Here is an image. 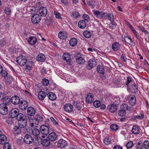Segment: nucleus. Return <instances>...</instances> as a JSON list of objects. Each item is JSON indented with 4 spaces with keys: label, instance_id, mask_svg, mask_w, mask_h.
<instances>
[{
    "label": "nucleus",
    "instance_id": "nucleus-1",
    "mask_svg": "<svg viewBox=\"0 0 149 149\" xmlns=\"http://www.w3.org/2000/svg\"><path fill=\"white\" fill-rule=\"evenodd\" d=\"M16 61L21 66L24 65L28 62L26 57L23 55L19 56L17 57Z\"/></svg>",
    "mask_w": 149,
    "mask_h": 149
},
{
    "label": "nucleus",
    "instance_id": "nucleus-2",
    "mask_svg": "<svg viewBox=\"0 0 149 149\" xmlns=\"http://www.w3.org/2000/svg\"><path fill=\"white\" fill-rule=\"evenodd\" d=\"M127 90L133 93H136L138 91V87L134 82H132L127 87Z\"/></svg>",
    "mask_w": 149,
    "mask_h": 149
},
{
    "label": "nucleus",
    "instance_id": "nucleus-3",
    "mask_svg": "<svg viewBox=\"0 0 149 149\" xmlns=\"http://www.w3.org/2000/svg\"><path fill=\"white\" fill-rule=\"evenodd\" d=\"M80 53H75L74 58L76 59L77 62L79 64H83L85 62L84 59L80 55Z\"/></svg>",
    "mask_w": 149,
    "mask_h": 149
},
{
    "label": "nucleus",
    "instance_id": "nucleus-4",
    "mask_svg": "<svg viewBox=\"0 0 149 149\" xmlns=\"http://www.w3.org/2000/svg\"><path fill=\"white\" fill-rule=\"evenodd\" d=\"M8 112V107L4 104H0V113L3 115H6Z\"/></svg>",
    "mask_w": 149,
    "mask_h": 149
},
{
    "label": "nucleus",
    "instance_id": "nucleus-5",
    "mask_svg": "<svg viewBox=\"0 0 149 149\" xmlns=\"http://www.w3.org/2000/svg\"><path fill=\"white\" fill-rule=\"evenodd\" d=\"M40 131L42 134L47 136L49 132V129L47 126L43 125L40 127Z\"/></svg>",
    "mask_w": 149,
    "mask_h": 149
},
{
    "label": "nucleus",
    "instance_id": "nucleus-6",
    "mask_svg": "<svg viewBox=\"0 0 149 149\" xmlns=\"http://www.w3.org/2000/svg\"><path fill=\"white\" fill-rule=\"evenodd\" d=\"M40 20V17L38 14L33 15L31 19V22L33 24H34L39 23Z\"/></svg>",
    "mask_w": 149,
    "mask_h": 149
},
{
    "label": "nucleus",
    "instance_id": "nucleus-7",
    "mask_svg": "<svg viewBox=\"0 0 149 149\" xmlns=\"http://www.w3.org/2000/svg\"><path fill=\"white\" fill-rule=\"evenodd\" d=\"M88 70H91L96 66V62L95 59H91L88 62Z\"/></svg>",
    "mask_w": 149,
    "mask_h": 149
},
{
    "label": "nucleus",
    "instance_id": "nucleus-8",
    "mask_svg": "<svg viewBox=\"0 0 149 149\" xmlns=\"http://www.w3.org/2000/svg\"><path fill=\"white\" fill-rule=\"evenodd\" d=\"M18 113H19V110L17 109L14 108L12 109L9 112V115L11 117L15 118L18 115Z\"/></svg>",
    "mask_w": 149,
    "mask_h": 149
},
{
    "label": "nucleus",
    "instance_id": "nucleus-9",
    "mask_svg": "<svg viewBox=\"0 0 149 149\" xmlns=\"http://www.w3.org/2000/svg\"><path fill=\"white\" fill-rule=\"evenodd\" d=\"M28 106V102L25 100H23L20 102L19 105V108L22 110L26 109Z\"/></svg>",
    "mask_w": 149,
    "mask_h": 149
},
{
    "label": "nucleus",
    "instance_id": "nucleus-10",
    "mask_svg": "<svg viewBox=\"0 0 149 149\" xmlns=\"http://www.w3.org/2000/svg\"><path fill=\"white\" fill-rule=\"evenodd\" d=\"M47 9L45 7L41 6L39 9V12L42 17L45 16L47 14Z\"/></svg>",
    "mask_w": 149,
    "mask_h": 149
},
{
    "label": "nucleus",
    "instance_id": "nucleus-11",
    "mask_svg": "<svg viewBox=\"0 0 149 149\" xmlns=\"http://www.w3.org/2000/svg\"><path fill=\"white\" fill-rule=\"evenodd\" d=\"M67 141L63 139H60L58 142L57 146L59 147L63 148L67 146Z\"/></svg>",
    "mask_w": 149,
    "mask_h": 149
},
{
    "label": "nucleus",
    "instance_id": "nucleus-12",
    "mask_svg": "<svg viewBox=\"0 0 149 149\" xmlns=\"http://www.w3.org/2000/svg\"><path fill=\"white\" fill-rule=\"evenodd\" d=\"M10 100L12 104L14 105H17L20 102V98L17 95L13 96L11 99Z\"/></svg>",
    "mask_w": 149,
    "mask_h": 149
},
{
    "label": "nucleus",
    "instance_id": "nucleus-13",
    "mask_svg": "<svg viewBox=\"0 0 149 149\" xmlns=\"http://www.w3.org/2000/svg\"><path fill=\"white\" fill-rule=\"evenodd\" d=\"M107 109L109 112L113 113L117 110V107L116 105L113 104L109 105L107 107Z\"/></svg>",
    "mask_w": 149,
    "mask_h": 149
},
{
    "label": "nucleus",
    "instance_id": "nucleus-14",
    "mask_svg": "<svg viewBox=\"0 0 149 149\" xmlns=\"http://www.w3.org/2000/svg\"><path fill=\"white\" fill-rule=\"evenodd\" d=\"M47 138L50 141H54L56 140L57 139V135L55 132H52L49 134Z\"/></svg>",
    "mask_w": 149,
    "mask_h": 149
},
{
    "label": "nucleus",
    "instance_id": "nucleus-15",
    "mask_svg": "<svg viewBox=\"0 0 149 149\" xmlns=\"http://www.w3.org/2000/svg\"><path fill=\"white\" fill-rule=\"evenodd\" d=\"M27 118H24L20 121V122L18 123L17 125H19V127L22 129L26 127L27 124Z\"/></svg>",
    "mask_w": 149,
    "mask_h": 149
},
{
    "label": "nucleus",
    "instance_id": "nucleus-16",
    "mask_svg": "<svg viewBox=\"0 0 149 149\" xmlns=\"http://www.w3.org/2000/svg\"><path fill=\"white\" fill-rule=\"evenodd\" d=\"M24 141L26 144H30L33 142V139L31 135H26L24 136Z\"/></svg>",
    "mask_w": 149,
    "mask_h": 149
},
{
    "label": "nucleus",
    "instance_id": "nucleus-17",
    "mask_svg": "<svg viewBox=\"0 0 149 149\" xmlns=\"http://www.w3.org/2000/svg\"><path fill=\"white\" fill-rule=\"evenodd\" d=\"M19 125H16L13 128V132L15 134H19L22 131V128L19 127Z\"/></svg>",
    "mask_w": 149,
    "mask_h": 149
},
{
    "label": "nucleus",
    "instance_id": "nucleus-18",
    "mask_svg": "<svg viewBox=\"0 0 149 149\" xmlns=\"http://www.w3.org/2000/svg\"><path fill=\"white\" fill-rule=\"evenodd\" d=\"M65 111L68 113L72 112L73 109L72 106L70 104L68 103L65 104L64 106Z\"/></svg>",
    "mask_w": 149,
    "mask_h": 149
},
{
    "label": "nucleus",
    "instance_id": "nucleus-19",
    "mask_svg": "<svg viewBox=\"0 0 149 149\" xmlns=\"http://www.w3.org/2000/svg\"><path fill=\"white\" fill-rule=\"evenodd\" d=\"M94 100L93 95L91 93H88L86 97V101L88 103H92Z\"/></svg>",
    "mask_w": 149,
    "mask_h": 149
},
{
    "label": "nucleus",
    "instance_id": "nucleus-20",
    "mask_svg": "<svg viewBox=\"0 0 149 149\" xmlns=\"http://www.w3.org/2000/svg\"><path fill=\"white\" fill-rule=\"evenodd\" d=\"M129 103L131 105H134L136 103V99L135 96L130 95L128 98Z\"/></svg>",
    "mask_w": 149,
    "mask_h": 149
},
{
    "label": "nucleus",
    "instance_id": "nucleus-21",
    "mask_svg": "<svg viewBox=\"0 0 149 149\" xmlns=\"http://www.w3.org/2000/svg\"><path fill=\"white\" fill-rule=\"evenodd\" d=\"M27 112L28 114L31 116H34L36 113V111L34 108L31 107H29L28 108Z\"/></svg>",
    "mask_w": 149,
    "mask_h": 149
},
{
    "label": "nucleus",
    "instance_id": "nucleus-22",
    "mask_svg": "<svg viewBox=\"0 0 149 149\" xmlns=\"http://www.w3.org/2000/svg\"><path fill=\"white\" fill-rule=\"evenodd\" d=\"M62 57L63 60L66 62H69L71 60V55L68 53H64L62 55Z\"/></svg>",
    "mask_w": 149,
    "mask_h": 149
},
{
    "label": "nucleus",
    "instance_id": "nucleus-23",
    "mask_svg": "<svg viewBox=\"0 0 149 149\" xmlns=\"http://www.w3.org/2000/svg\"><path fill=\"white\" fill-rule=\"evenodd\" d=\"M37 41L36 38L35 36L30 37L28 39V41L29 43L32 45H34Z\"/></svg>",
    "mask_w": 149,
    "mask_h": 149
},
{
    "label": "nucleus",
    "instance_id": "nucleus-24",
    "mask_svg": "<svg viewBox=\"0 0 149 149\" xmlns=\"http://www.w3.org/2000/svg\"><path fill=\"white\" fill-rule=\"evenodd\" d=\"M47 95L46 92L43 91H40L38 95V97L40 100H43Z\"/></svg>",
    "mask_w": 149,
    "mask_h": 149
},
{
    "label": "nucleus",
    "instance_id": "nucleus-25",
    "mask_svg": "<svg viewBox=\"0 0 149 149\" xmlns=\"http://www.w3.org/2000/svg\"><path fill=\"white\" fill-rule=\"evenodd\" d=\"M37 60L40 62H44L46 59L45 55L42 54H38L36 57Z\"/></svg>",
    "mask_w": 149,
    "mask_h": 149
},
{
    "label": "nucleus",
    "instance_id": "nucleus-26",
    "mask_svg": "<svg viewBox=\"0 0 149 149\" xmlns=\"http://www.w3.org/2000/svg\"><path fill=\"white\" fill-rule=\"evenodd\" d=\"M6 99H7L8 100V101H7V102H8L10 100V98H9V97H8V96L6 97L5 96L4 92H0V100H3V101H5L6 100Z\"/></svg>",
    "mask_w": 149,
    "mask_h": 149
},
{
    "label": "nucleus",
    "instance_id": "nucleus-27",
    "mask_svg": "<svg viewBox=\"0 0 149 149\" xmlns=\"http://www.w3.org/2000/svg\"><path fill=\"white\" fill-rule=\"evenodd\" d=\"M68 35L64 31H60L58 34V37L60 39H65L67 37Z\"/></svg>",
    "mask_w": 149,
    "mask_h": 149
},
{
    "label": "nucleus",
    "instance_id": "nucleus-28",
    "mask_svg": "<svg viewBox=\"0 0 149 149\" xmlns=\"http://www.w3.org/2000/svg\"><path fill=\"white\" fill-rule=\"evenodd\" d=\"M48 98L50 100L53 101L55 100L56 97L55 94L52 92H49L47 94Z\"/></svg>",
    "mask_w": 149,
    "mask_h": 149
},
{
    "label": "nucleus",
    "instance_id": "nucleus-29",
    "mask_svg": "<svg viewBox=\"0 0 149 149\" xmlns=\"http://www.w3.org/2000/svg\"><path fill=\"white\" fill-rule=\"evenodd\" d=\"M140 128L137 125H134L132 129V132L135 134H138L139 133Z\"/></svg>",
    "mask_w": 149,
    "mask_h": 149
},
{
    "label": "nucleus",
    "instance_id": "nucleus-30",
    "mask_svg": "<svg viewBox=\"0 0 149 149\" xmlns=\"http://www.w3.org/2000/svg\"><path fill=\"white\" fill-rule=\"evenodd\" d=\"M78 25L79 28H85L86 27V24L84 20H81L79 22Z\"/></svg>",
    "mask_w": 149,
    "mask_h": 149
},
{
    "label": "nucleus",
    "instance_id": "nucleus-31",
    "mask_svg": "<svg viewBox=\"0 0 149 149\" xmlns=\"http://www.w3.org/2000/svg\"><path fill=\"white\" fill-rule=\"evenodd\" d=\"M77 43V40L75 38H71L69 41L70 45L72 46H75Z\"/></svg>",
    "mask_w": 149,
    "mask_h": 149
},
{
    "label": "nucleus",
    "instance_id": "nucleus-32",
    "mask_svg": "<svg viewBox=\"0 0 149 149\" xmlns=\"http://www.w3.org/2000/svg\"><path fill=\"white\" fill-rule=\"evenodd\" d=\"M50 141L49 139H43L41 142L42 144L44 146L47 147L48 146L50 143Z\"/></svg>",
    "mask_w": 149,
    "mask_h": 149
},
{
    "label": "nucleus",
    "instance_id": "nucleus-33",
    "mask_svg": "<svg viewBox=\"0 0 149 149\" xmlns=\"http://www.w3.org/2000/svg\"><path fill=\"white\" fill-rule=\"evenodd\" d=\"M112 48L114 51H117L119 48V44L117 42L114 43L112 45Z\"/></svg>",
    "mask_w": 149,
    "mask_h": 149
},
{
    "label": "nucleus",
    "instance_id": "nucleus-34",
    "mask_svg": "<svg viewBox=\"0 0 149 149\" xmlns=\"http://www.w3.org/2000/svg\"><path fill=\"white\" fill-rule=\"evenodd\" d=\"M7 140L6 137L4 135L2 134L0 136V143L4 144Z\"/></svg>",
    "mask_w": 149,
    "mask_h": 149
},
{
    "label": "nucleus",
    "instance_id": "nucleus-35",
    "mask_svg": "<svg viewBox=\"0 0 149 149\" xmlns=\"http://www.w3.org/2000/svg\"><path fill=\"white\" fill-rule=\"evenodd\" d=\"M32 134L38 137L40 134V131L38 129L35 128L33 129L32 131Z\"/></svg>",
    "mask_w": 149,
    "mask_h": 149
},
{
    "label": "nucleus",
    "instance_id": "nucleus-36",
    "mask_svg": "<svg viewBox=\"0 0 149 149\" xmlns=\"http://www.w3.org/2000/svg\"><path fill=\"white\" fill-rule=\"evenodd\" d=\"M71 16L73 18L77 19L80 17V15L78 12L75 11L72 13Z\"/></svg>",
    "mask_w": 149,
    "mask_h": 149
},
{
    "label": "nucleus",
    "instance_id": "nucleus-37",
    "mask_svg": "<svg viewBox=\"0 0 149 149\" xmlns=\"http://www.w3.org/2000/svg\"><path fill=\"white\" fill-rule=\"evenodd\" d=\"M26 118V117H24V115L22 113H18V115L16 117L17 120L18 121L19 120V121H21L24 118Z\"/></svg>",
    "mask_w": 149,
    "mask_h": 149
},
{
    "label": "nucleus",
    "instance_id": "nucleus-38",
    "mask_svg": "<svg viewBox=\"0 0 149 149\" xmlns=\"http://www.w3.org/2000/svg\"><path fill=\"white\" fill-rule=\"evenodd\" d=\"M97 71L100 73H104V69L103 66L102 65H98L97 67Z\"/></svg>",
    "mask_w": 149,
    "mask_h": 149
},
{
    "label": "nucleus",
    "instance_id": "nucleus-39",
    "mask_svg": "<svg viewBox=\"0 0 149 149\" xmlns=\"http://www.w3.org/2000/svg\"><path fill=\"white\" fill-rule=\"evenodd\" d=\"M103 142L105 145H108L111 143V139L109 137H106L104 139Z\"/></svg>",
    "mask_w": 149,
    "mask_h": 149
},
{
    "label": "nucleus",
    "instance_id": "nucleus-40",
    "mask_svg": "<svg viewBox=\"0 0 149 149\" xmlns=\"http://www.w3.org/2000/svg\"><path fill=\"white\" fill-rule=\"evenodd\" d=\"M83 35L86 38H89L91 36L92 34L90 31H86L83 33Z\"/></svg>",
    "mask_w": 149,
    "mask_h": 149
},
{
    "label": "nucleus",
    "instance_id": "nucleus-41",
    "mask_svg": "<svg viewBox=\"0 0 149 149\" xmlns=\"http://www.w3.org/2000/svg\"><path fill=\"white\" fill-rule=\"evenodd\" d=\"M74 106L75 108L77 109L78 110H80L82 108L81 104L77 102H74Z\"/></svg>",
    "mask_w": 149,
    "mask_h": 149
},
{
    "label": "nucleus",
    "instance_id": "nucleus-42",
    "mask_svg": "<svg viewBox=\"0 0 149 149\" xmlns=\"http://www.w3.org/2000/svg\"><path fill=\"white\" fill-rule=\"evenodd\" d=\"M124 40L126 43L129 45L132 42L131 38L128 36H125Z\"/></svg>",
    "mask_w": 149,
    "mask_h": 149
},
{
    "label": "nucleus",
    "instance_id": "nucleus-43",
    "mask_svg": "<svg viewBox=\"0 0 149 149\" xmlns=\"http://www.w3.org/2000/svg\"><path fill=\"white\" fill-rule=\"evenodd\" d=\"M25 128L23 130V132L24 134L26 135H29V134H30V132L31 131V130L30 129V128H26L24 127Z\"/></svg>",
    "mask_w": 149,
    "mask_h": 149
},
{
    "label": "nucleus",
    "instance_id": "nucleus-44",
    "mask_svg": "<svg viewBox=\"0 0 149 149\" xmlns=\"http://www.w3.org/2000/svg\"><path fill=\"white\" fill-rule=\"evenodd\" d=\"M118 115L120 116H125L126 114L125 111L123 109H120L118 111Z\"/></svg>",
    "mask_w": 149,
    "mask_h": 149
},
{
    "label": "nucleus",
    "instance_id": "nucleus-45",
    "mask_svg": "<svg viewBox=\"0 0 149 149\" xmlns=\"http://www.w3.org/2000/svg\"><path fill=\"white\" fill-rule=\"evenodd\" d=\"M4 13L7 15H11V11L10 8L8 7H6L4 10Z\"/></svg>",
    "mask_w": 149,
    "mask_h": 149
},
{
    "label": "nucleus",
    "instance_id": "nucleus-46",
    "mask_svg": "<svg viewBox=\"0 0 149 149\" xmlns=\"http://www.w3.org/2000/svg\"><path fill=\"white\" fill-rule=\"evenodd\" d=\"M108 18L109 19L111 22H113L114 21V16L113 14L109 13L107 14V18Z\"/></svg>",
    "mask_w": 149,
    "mask_h": 149
},
{
    "label": "nucleus",
    "instance_id": "nucleus-47",
    "mask_svg": "<svg viewBox=\"0 0 149 149\" xmlns=\"http://www.w3.org/2000/svg\"><path fill=\"white\" fill-rule=\"evenodd\" d=\"M134 145V144L132 141H130L128 142L126 145V147L127 148H132Z\"/></svg>",
    "mask_w": 149,
    "mask_h": 149
},
{
    "label": "nucleus",
    "instance_id": "nucleus-48",
    "mask_svg": "<svg viewBox=\"0 0 149 149\" xmlns=\"http://www.w3.org/2000/svg\"><path fill=\"white\" fill-rule=\"evenodd\" d=\"M110 128L113 130L115 131L117 130L118 128V126L116 124L111 125L110 126Z\"/></svg>",
    "mask_w": 149,
    "mask_h": 149
},
{
    "label": "nucleus",
    "instance_id": "nucleus-49",
    "mask_svg": "<svg viewBox=\"0 0 149 149\" xmlns=\"http://www.w3.org/2000/svg\"><path fill=\"white\" fill-rule=\"evenodd\" d=\"M94 14L98 18L100 19V15L101 13L98 10H94Z\"/></svg>",
    "mask_w": 149,
    "mask_h": 149
},
{
    "label": "nucleus",
    "instance_id": "nucleus-50",
    "mask_svg": "<svg viewBox=\"0 0 149 149\" xmlns=\"http://www.w3.org/2000/svg\"><path fill=\"white\" fill-rule=\"evenodd\" d=\"M143 147L146 149H149V141L146 140L145 141L143 144Z\"/></svg>",
    "mask_w": 149,
    "mask_h": 149
},
{
    "label": "nucleus",
    "instance_id": "nucleus-51",
    "mask_svg": "<svg viewBox=\"0 0 149 149\" xmlns=\"http://www.w3.org/2000/svg\"><path fill=\"white\" fill-rule=\"evenodd\" d=\"M107 13H102L100 15V19H107Z\"/></svg>",
    "mask_w": 149,
    "mask_h": 149
},
{
    "label": "nucleus",
    "instance_id": "nucleus-52",
    "mask_svg": "<svg viewBox=\"0 0 149 149\" xmlns=\"http://www.w3.org/2000/svg\"><path fill=\"white\" fill-rule=\"evenodd\" d=\"M7 42L5 38H3L0 40V45L1 46H3L6 44Z\"/></svg>",
    "mask_w": 149,
    "mask_h": 149
},
{
    "label": "nucleus",
    "instance_id": "nucleus-53",
    "mask_svg": "<svg viewBox=\"0 0 149 149\" xmlns=\"http://www.w3.org/2000/svg\"><path fill=\"white\" fill-rule=\"evenodd\" d=\"M83 18L84 19V20L87 22H88L90 19V17L89 15L86 14H84L82 16Z\"/></svg>",
    "mask_w": 149,
    "mask_h": 149
},
{
    "label": "nucleus",
    "instance_id": "nucleus-54",
    "mask_svg": "<svg viewBox=\"0 0 149 149\" xmlns=\"http://www.w3.org/2000/svg\"><path fill=\"white\" fill-rule=\"evenodd\" d=\"M93 104L95 107L98 108L100 106L101 103L99 101H95L93 102Z\"/></svg>",
    "mask_w": 149,
    "mask_h": 149
},
{
    "label": "nucleus",
    "instance_id": "nucleus-55",
    "mask_svg": "<svg viewBox=\"0 0 149 149\" xmlns=\"http://www.w3.org/2000/svg\"><path fill=\"white\" fill-rule=\"evenodd\" d=\"M49 83V81L47 79H42V84L43 85L46 86L48 85Z\"/></svg>",
    "mask_w": 149,
    "mask_h": 149
},
{
    "label": "nucleus",
    "instance_id": "nucleus-56",
    "mask_svg": "<svg viewBox=\"0 0 149 149\" xmlns=\"http://www.w3.org/2000/svg\"><path fill=\"white\" fill-rule=\"evenodd\" d=\"M3 149H11L10 143L8 142L5 143L3 146Z\"/></svg>",
    "mask_w": 149,
    "mask_h": 149
},
{
    "label": "nucleus",
    "instance_id": "nucleus-57",
    "mask_svg": "<svg viewBox=\"0 0 149 149\" xmlns=\"http://www.w3.org/2000/svg\"><path fill=\"white\" fill-rule=\"evenodd\" d=\"M127 79H126V85L127 86V87L129 85L130 83H131V82H132V79L131 78L129 77H127Z\"/></svg>",
    "mask_w": 149,
    "mask_h": 149
},
{
    "label": "nucleus",
    "instance_id": "nucleus-58",
    "mask_svg": "<svg viewBox=\"0 0 149 149\" xmlns=\"http://www.w3.org/2000/svg\"><path fill=\"white\" fill-rule=\"evenodd\" d=\"M87 3L89 6H93L95 1L93 0H89L87 1Z\"/></svg>",
    "mask_w": 149,
    "mask_h": 149
},
{
    "label": "nucleus",
    "instance_id": "nucleus-59",
    "mask_svg": "<svg viewBox=\"0 0 149 149\" xmlns=\"http://www.w3.org/2000/svg\"><path fill=\"white\" fill-rule=\"evenodd\" d=\"M134 117L135 118L142 119L143 118L144 115L143 114L141 113L140 115H137L136 116H134Z\"/></svg>",
    "mask_w": 149,
    "mask_h": 149
},
{
    "label": "nucleus",
    "instance_id": "nucleus-60",
    "mask_svg": "<svg viewBox=\"0 0 149 149\" xmlns=\"http://www.w3.org/2000/svg\"><path fill=\"white\" fill-rule=\"evenodd\" d=\"M43 120V118L40 115L38 116L36 118V120L38 121V122H40L42 121Z\"/></svg>",
    "mask_w": 149,
    "mask_h": 149
},
{
    "label": "nucleus",
    "instance_id": "nucleus-61",
    "mask_svg": "<svg viewBox=\"0 0 149 149\" xmlns=\"http://www.w3.org/2000/svg\"><path fill=\"white\" fill-rule=\"evenodd\" d=\"M45 22L47 23L50 22V23L51 24L52 22V20L51 18L49 16H47L46 17V18L45 19Z\"/></svg>",
    "mask_w": 149,
    "mask_h": 149
},
{
    "label": "nucleus",
    "instance_id": "nucleus-62",
    "mask_svg": "<svg viewBox=\"0 0 149 149\" xmlns=\"http://www.w3.org/2000/svg\"><path fill=\"white\" fill-rule=\"evenodd\" d=\"M124 62H126L127 61V58H126L125 55V54H122L120 58Z\"/></svg>",
    "mask_w": 149,
    "mask_h": 149
},
{
    "label": "nucleus",
    "instance_id": "nucleus-63",
    "mask_svg": "<svg viewBox=\"0 0 149 149\" xmlns=\"http://www.w3.org/2000/svg\"><path fill=\"white\" fill-rule=\"evenodd\" d=\"M1 73H2V76L4 77H6L7 76V72L6 71L3 70V71H2V72H1Z\"/></svg>",
    "mask_w": 149,
    "mask_h": 149
},
{
    "label": "nucleus",
    "instance_id": "nucleus-64",
    "mask_svg": "<svg viewBox=\"0 0 149 149\" xmlns=\"http://www.w3.org/2000/svg\"><path fill=\"white\" fill-rule=\"evenodd\" d=\"M50 120L54 125H58V123L52 117H51L50 118Z\"/></svg>",
    "mask_w": 149,
    "mask_h": 149
}]
</instances>
